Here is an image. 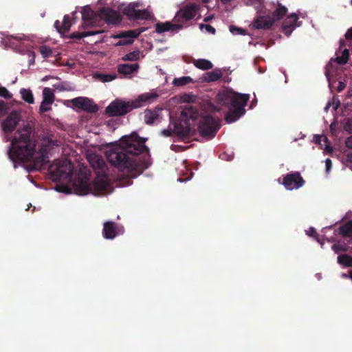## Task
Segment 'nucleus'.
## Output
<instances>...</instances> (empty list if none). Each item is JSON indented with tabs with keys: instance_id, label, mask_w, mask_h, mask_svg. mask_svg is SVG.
I'll use <instances>...</instances> for the list:
<instances>
[{
	"instance_id": "obj_39",
	"label": "nucleus",
	"mask_w": 352,
	"mask_h": 352,
	"mask_svg": "<svg viewBox=\"0 0 352 352\" xmlns=\"http://www.w3.org/2000/svg\"><path fill=\"white\" fill-rule=\"evenodd\" d=\"M230 31L233 34H242V35H245V32H246L245 30L240 28L235 27L234 25H230Z\"/></svg>"
},
{
	"instance_id": "obj_27",
	"label": "nucleus",
	"mask_w": 352,
	"mask_h": 352,
	"mask_svg": "<svg viewBox=\"0 0 352 352\" xmlns=\"http://www.w3.org/2000/svg\"><path fill=\"white\" fill-rule=\"evenodd\" d=\"M338 263L344 267H352V256L347 254H340L338 256Z\"/></svg>"
},
{
	"instance_id": "obj_57",
	"label": "nucleus",
	"mask_w": 352,
	"mask_h": 352,
	"mask_svg": "<svg viewBox=\"0 0 352 352\" xmlns=\"http://www.w3.org/2000/svg\"><path fill=\"white\" fill-rule=\"evenodd\" d=\"M204 3H208L210 0H201Z\"/></svg>"
},
{
	"instance_id": "obj_50",
	"label": "nucleus",
	"mask_w": 352,
	"mask_h": 352,
	"mask_svg": "<svg viewBox=\"0 0 352 352\" xmlns=\"http://www.w3.org/2000/svg\"><path fill=\"white\" fill-rule=\"evenodd\" d=\"M54 27L57 30V31L60 34H64L63 32L60 31L61 25L60 24V21L56 20L54 23Z\"/></svg>"
},
{
	"instance_id": "obj_22",
	"label": "nucleus",
	"mask_w": 352,
	"mask_h": 352,
	"mask_svg": "<svg viewBox=\"0 0 352 352\" xmlns=\"http://www.w3.org/2000/svg\"><path fill=\"white\" fill-rule=\"evenodd\" d=\"M223 76L221 70L219 68H216L214 70L207 72L204 77V81L206 82H211L219 80Z\"/></svg>"
},
{
	"instance_id": "obj_7",
	"label": "nucleus",
	"mask_w": 352,
	"mask_h": 352,
	"mask_svg": "<svg viewBox=\"0 0 352 352\" xmlns=\"http://www.w3.org/2000/svg\"><path fill=\"white\" fill-rule=\"evenodd\" d=\"M220 128L219 120L212 116L201 117L198 123L200 135L207 140L213 138Z\"/></svg>"
},
{
	"instance_id": "obj_47",
	"label": "nucleus",
	"mask_w": 352,
	"mask_h": 352,
	"mask_svg": "<svg viewBox=\"0 0 352 352\" xmlns=\"http://www.w3.org/2000/svg\"><path fill=\"white\" fill-rule=\"evenodd\" d=\"M345 145L347 148L352 149V135L346 139Z\"/></svg>"
},
{
	"instance_id": "obj_52",
	"label": "nucleus",
	"mask_w": 352,
	"mask_h": 352,
	"mask_svg": "<svg viewBox=\"0 0 352 352\" xmlns=\"http://www.w3.org/2000/svg\"><path fill=\"white\" fill-rule=\"evenodd\" d=\"M345 87V85L344 83L342 82H339V86L338 87V91H341L342 90L344 89V88Z\"/></svg>"
},
{
	"instance_id": "obj_13",
	"label": "nucleus",
	"mask_w": 352,
	"mask_h": 352,
	"mask_svg": "<svg viewBox=\"0 0 352 352\" xmlns=\"http://www.w3.org/2000/svg\"><path fill=\"white\" fill-rule=\"evenodd\" d=\"M71 102L74 107L89 113H96L98 110V106L88 98L77 97L72 99Z\"/></svg>"
},
{
	"instance_id": "obj_12",
	"label": "nucleus",
	"mask_w": 352,
	"mask_h": 352,
	"mask_svg": "<svg viewBox=\"0 0 352 352\" xmlns=\"http://www.w3.org/2000/svg\"><path fill=\"white\" fill-rule=\"evenodd\" d=\"M142 32L143 30L140 29L120 32L119 34L113 36L115 38H120V40L115 44V46L118 47L132 44L133 39L138 38Z\"/></svg>"
},
{
	"instance_id": "obj_5",
	"label": "nucleus",
	"mask_w": 352,
	"mask_h": 352,
	"mask_svg": "<svg viewBox=\"0 0 352 352\" xmlns=\"http://www.w3.org/2000/svg\"><path fill=\"white\" fill-rule=\"evenodd\" d=\"M182 117L185 119L175 126V133L180 137L186 138L193 135L195 129L192 127V123L198 116V111L192 107L186 108L182 111Z\"/></svg>"
},
{
	"instance_id": "obj_40",
	"label": "nucleus",
	"mask_w": 352,
	"mask_h": 352,
	"mask_svg": "<svg viewBox=\"0 0 352 352\" xmlns=\"http://www.w3.org/2000/svg\"><path fill=\"white\" fill-rule=\"evenodd\" d=\"M0 96L6 99H10L12 98V94L6 87L0 86Z\"/></svg>"
},
{
	"instance_id": "obj_20",
	"label": "nucleus",
	"mask_w": 352,
	"mask_h": 352,
	"mask_svg": "<svg viewBox=\"0 0 352 352\" xmlns=\"http://www.w3.org/2000/svg\"><path fill=\"white\" fill-rule=\"evenodd\" d=\"M162 109L156 107L154 109H146L144 113V120L146 124H153L160 121V114Z\"/></svg>"
},
{
	"instance_id": "obj_24",
	"label": "nucleus",
	"mask_w": 352,
	"mask_h": 352,
	"mask_svg": "<svg viewBox=\"0 0 352 352\" xmlns=\"http://www.w3.org/2000/svg\"><path fill=\"white\" fill-rule=\"evenodd\" d=\"M287 12V8L282 6L281 4H278V7L272 13V16H271L273 19H274V22L276 21L280 20Z\"/></svg>"
},
{
	"instance_id": "obj_30",
	"label": "nucleus",
	"mask_w": 352,
	"mask_h": 352,
	"mask_svg": "<svg viewBox=\"0 0 352 352\" xmlns=\"http://www.w3.org/2000/svg\"><path fill=\"white\" fill-rule=\"evenodd\" d=\"M94 77L103 82H111L117 78L116 74H96Z\"/></svg>"
},
{
	"instance_id": "obj_29",
	"label": "nucleus",
	"mask_w": 352,
	"mask_h": 352,
	"mask_svg": "<svg viewBox=\"0 0 352 352\" xmlns=\"http://www.w3.org/2000/svg\"><path fill=\"white\" fill-rule=\"evenodd\" d=\"M151 17L150 12L146 10H136L133 20H147Z\"/></svg>"
},
{
	"instance_id": "obj_3",
	"label": "nucleus",
	"mask_w": 352,
	"mask_h": 352,
	"mask_svg": "<svg viewBox=\"0 0 352 352\" xmlns=\"http://www.w3.org/2000/svg\"><path fill=\"white\" fill-rule=\"evenodd\" d=\"M249 99V94H239L231 90L220 91L216 96L217 102L219 105L229 109L225 116V120L228 123L236 121L245 114V107Z\"/></svg>"
},
{
	"instance_id": "obj_44",
	"label": "nucleus",
	"mask_w": 352,
	"mask_h": 352,
	"mask_svg": "<svg viewBox=\"0 0 352 352\" xmlns=\"http://www.w3.org/2000/svg\"><path fill=\"white\" fill-rule=\"evenodd\" d=\"M344 129L349 133H352V117L346 122Z\"/></svg>"
},
{
	"instance_id": "obj_9",
	"label": "nucleus",
	"mask_w": 352,
	"mask_h": 352,
	"mask_svg": "<svg viewBox=\"0 0 352 352\" xmlns=\"http://www.w3.org/2000/svg\"><path fill=\"white\" fill-rule=\"evenodd\" d=\"M199 7L193 3L187 4L181 8L175 14L173 21L182 24L194 19L198 12Z\"/></svg>"
},
{
	"instance_id": "obj_32",
	"label": "nucleus",
	"mask_w": 352,
	"mask_h": 352,
	"mask_svg": "<svg viewBox=\"0 0 352 352\" xmlns=\"http://www.w3.org/2000/svg\"><path fill=\"white\" fill-rule=\"evenodd\" d=\"M349 58V51L348 49H344L342 52L341 56H338L335 61L339 65H344L348 62Z\"/></svg>"
},
{
	"instance_id": "obj_16",
	"label": "nucleus",
	"mask_w": 352,
	"mask_h": 352,
	"mask_svg": "<svg viewBox=\"0 0 352 352\" xmlns=\"http://www.w3.org/2000/svg\"><path fill=\"white\" fill-rule=\"evenodd\" d=\"M120 231L119 226L113 221H109L103 225L102 234L107 239H113L119 234Z\"/></svg>"
},
{
	"instance_id": "obj_38",
	"label": "nucleus",
	"mask_w": 352,
	"mask_h": 352,
	"mask_svg": "<svg viewBox=\"0 0 352 352\" xmlns=\"http://www.w3.org/2000/svg\"><path fill=\"white\" fill-rule=\"evenodd\" d=\"M331 248L335 253L337 254L340 252H346L347 250V247L345 245H342L340 243H335L332 245Z\"/></svg>"
},
{
	"instance_id": "obj_8",
	"label": "nucleus",
	"mask_w": 352,
	"mask_h": 352,
	"mask_svg": "<svg viewBox=\"0 0 352 352\" xmlns=\"http://www.w3.org/2000/svg\"><path fill=\"white\" fill-rule=\"evenodd\" d=\"M72 164L68 160H56L49 167L50 174L55 181L69 177L72 173Z\"/></svg>"
},
{
	"instance_id": "obj_15",
	"label": "nucleus",
	"mask_w": 352,
	"mask_h": 352,
	"mask_svg": "<svg viewBox=\"0 0 352 352\" xmlns=\"http://www.w3.org/2000/svg\"><path fill=\"white\" fill-rule=\"evenodd\" d=\"M121 19L119 14L111 8H103L98 11V21L103 20L107 23L116 24L120 23Z\"/></svg>"
},
{
	"instance_id": "obj_45",
	"label": "nucleus",
	"mask_w": 352,
	"mask_h": 352,
	"mask_svg": "<svg viewBox=\"0 0 352 352\" xmlns=\"http://www.w3.org/2000/svg\"><path fill=\"white\" fill-rule=\"evenodd\" d=\"M195 99H196V96L194 95L185 94L183 96L184 101L187 102H194L195 100Z\"/></svg>"
},
{
	"instance_id": "obj_11",
	"label": "nucleus",
	"mask_w": 352,
	"mask_h": 352,
	"mask_svg": "<svg viewBox=\"0 0 352 352\" xmlns=\"http://www.w3.org/2000/svg\"><path fill=\"white\" fill-rule=\"evenodd\" d=\"M82 23L81 28L87 29L90 27H96L98 23V12H94L89 6L82 8Z\"/></svg>"
},
{
	"instance_id": "obj_31",
	"label": "nucleus",
	"mask_w": 352,
	"mask_h": 352,
	"mask_svg": "<svg viewBox=\"0 0 352 352\" xmlns=\"http://www.w3.org/2000/svg\"><path fill=\"white\" fill-rule=\"evenodd\" d=\"M192 82V79L190 76H182L173 80V85L177 87H181L188 85Z\"/></svg>"
},
{
	"instance_id": "obj_59",
	"label": "nucleus",
	"mask_w": 352,
	"mask_h": 352,
	"mask_svg": "<svg viewBox=\"0 0 352 352\" xmlns=\"http://www.w3.org/2000/svg\"><path fill=\"white\" fill-rule=\"evenodd\" d=\"M351 4L352 5V0H351Z\"/></svg>"
},
{
	"instance_id": "obj_2",
	"label": "nucleus",
	"mask_w": 352,
	"mask_h": 352,
	"mask_svg": "<svg viewBox=\"0 0 352 352\" xmlns=\"http://www.w3.org/2000/svg\"><path fill=\"white\" fill-rule=\"evenodd\" d=\"M31 133L32 129L29 125L17 130L12 140L10 153L22 162H28L34 160V167L41 168L50 162L49 157L47 155L39 154L34 159L36 143L31 138Z\"/></svg>"
},
{
	"instance_id": "obj_46",
	"label": "nucleus",
	"mask_w": 352,
	"mask_h": 352,
	"mask_svg": "<svg viewBox=\"0 0 352 352\" xmlns=\"http://www.w3.org/2000/svg\"><path fill=\"white\" fill-rule=\"evenodd\" d=\"M325 167H326V172L327 173H329V171L332 167V162L329 158H327L325 160Z\"/></svg>"
},
{
	"instance_id": "obj_34",
	"label": "nucleus",
	"mask_w": 352,
	"mask_h": 352,
	"mask_svg": "<svg viewBox=\"0 0 352 352\" xmlns=\"http://www.w3.org/2000/svg\"><path fill=\"white\" fill-rule=\"evenodd\" d=\"M23 100L29 104L34 102V97L32 91L30 89H21L20 91Z\"/></svg>"
},
{
	"instance_id": "obj_35",
	"label": "nucleus",
	"mask_w": 352,
	"mask_h": 352,
	"mask_svg": "<svg viewBox=\"0 0 352 352\" xmlns=\"http://www.w3.org/2000/svg\"><path fill=\"white\" fill-rule=\"evenodd\" d=\"M136 9L132 4H129L122 10V13L126 15L129 19H133L135 13Z\"/></svg>"
},
{
	"instance_id": "obj_14",
	"label": "nucleus",
	"mask_w": 352,
	"mask_h": 352,
	"mask_svg": "<svg viewBox=\"0 0 352 352\" xmlns=\"http://www.w3.org/2000/svg\"><path fill=\"white\" fill-rule=\"evenodd\" d=\"M21 120V111L18 110H13L2 123L3 131L5 133H10L13 131Z\"/></svg>"
},
{
	"instance_id": "obj_37",
	"label": "nucleus",
	"mask_w": 352,
	"mask_h": 352,
	"mask_svg": "<svg viewBox=\"0 0 352 352\" xmlns=\"http://www.w3.org/2000/svg\"><path fill=\"white\" fill-rule=\"evenodd\" d=\"M39 52L44 58L51 57L52 56V48L47 45H41L39 47Z\"/></svg>"
},
{
	"instance_id": "obj_28",
	"label": "nucleus",
	"mask_w": 352,
	"mask_h": 352,
	"mask_svg": "<svg viewBox=\"0 0 352 352\" xmlns=\"http://www.w3.org/2000/svg\"><path fill=\"white\" fill-rule=\"evenodd\" d=\"M43 100L45 102L52 104L54 100V94L52 89L48 87H45L43 90Z\"/></svg>"
},
{
	"instance_id": "obj_56",
	"label": "nucleus",
	"mask_w": 352,
	"mask_h": 352,
	"mask_svg": "<svg viewBox=\"0 0 352 352\" xmlns=\"http://www.w3.org/2000/svg\"><path fill=\"white\" fill-rule=\"evenodd\" d=\"M340 47H342L345 45V43L344 41H340Z\"/></svg>"
},
{
	"instance_id": "obj_33",
	"label": "nucleus",
	"mask_w": 352,
	"mask_h": 352,
	"mask_svg": "<svg viewBox=\"0 0 352 352\" xmlns=\"http://www.w3.org/2000/svg\"><path fill=\"white\" fill-rule=\"evenodd\" d=\"M140 52L139 50H135L125 54L122 60L124 61H135L140 59Z\"/></svg>"
},
{
	"instance_id": "obj_53",
	"label": "nucleus",
	"mask_w": 352,
	"mask_h": 352,
	"mask_svg": "<svg viewBox=\"0 0 352 352\" xmlns=\"http://www.w3.org/2000/svg\"><path fill=\"white\" fill-rule=\"evenodd\" d=\"M346 157L349 161L352 162V152L347 153Z\"/></svg>"
},
{
	"instance_id": "obj_49",
	"label": "nucleus",
	"mask_w": 352,
	"mask_h": 352,
	"mask_svg": "<svg viewBox=\"0 0 352 352\" xmlns=\"http://www.w3.org/2000/svg\"><path fill=\"white\" fill-rule=\"evenodd\" d=\"M344 36L346 40L352 39V27L347 30Z\"/></svg>"
},
{
	"instance_id": "obj_10",
	"label": "nucleus",
	"mask_w": 352,
	"mask_h": 352,
	"mask_svg": "<svg viewBox=\"0 0 352 352\" xmlns=\"http://www.w3.org/2000/svg\"><path fill=\"white\" fill-rule=\"evenodd\" d=\"M305 182L299 172H292L283 177L282 184L289 190L298 189L305 184Z\"/></svg>"
},
{
	"instance_id": "obj_43",
	"label": "nucleus",
	"mask_w": 352,
	"mask_h": 352,
	"mask_svg": "<svg viewBox=\"0 0 352 352\" xmlns=\"http://www.w3.org/2000/svg\"><path fill=\"white\" fill-rule=\"evenodd\" d=\"M204 28H205V29L206 30V31L209 33H211V34H214L216 30L214 29V28H213L212 25H208V24H206V25H204V24H201L200 25V28L201 29H203Z\"/></svg>"
},
{
	"instance_id": "obj_25",
	"label": "nucleus",
	"mask_w": 352,
	"mask_h": 352,
	"mask_svg": "<svg viewBox=\"0 0 352 352\" xmlns=\"http://www.w3.org/2000/svg\"><path fill=\"white\" fill-rule=\"evenodd\" d=\"M194 65L200 69L208 70L213 67V64L206 59H198L194 61Z\"/></svg>"
},
{
	"instance_id": "obj_42",
	"label": "nucleus",
	"mask_w": 352,
	"mask_h": 352,
	"mask_svg": "<svg viewBox=\"0 0 352 352\" xmlns=\"http://www.w3.org/2000/svg\"><path fill=\"white\" fill-rule=\"evenodd\" d=\"M50 105V104L45 102V101H42L39 108L40 111L42 113L48 111L51 109Z\"/></svg>"
},
{
	"instance_id": "obj_48",
	"label": "nucleus",
	"mask_w": 352,
	"mask_h": 352,
	"mask_svg": "<svg viewBox=\"0 0 352 352\" xmlns=\"http://www.w3.org/2000/svg\"><path fill=\"white\" fill-rule=\"evenodd\" d=\"M307 234L309 236H313V237H318V234H317L316 230L314 228H311L307 232Z\"/></svg>"
},
{
	"instance_id": "obj_23",
	"label": "nucleus",
	"mask_w": 352,
	"mask_h": 352,
	"mask_svg": "<svg viewBox=\"0 0 352 352\" xmlns=\"http://www.w3.org/2000/svg\"><path fill=\"white\" fill-rule=\"evenodd\" d=\"M102 30H96L93 31H85L84 32H75L70 34L69 38L72 39L79 40L82 38L93 36L103 32Z\"/></svg>"
},
{
	"instance_id": "obj_26",
	"label": "nucleus",
	"mask_w": 352,
	"mask_h": 352,
	"mask_svg": "<svg viewBox=\"0 0 352 352\" xmlns=\"http://www.w3.org/2000/svg\"><path fill=\"white\" fill-rule=\"evenodd\" d=\"M339 230L343 236L352 237V220L340 226Z\"/></svg>"
},
{
	"instance_id": "obj_19",
	"label": "nucleus",
	"mask_w": 352,
	"mask_h": 352,
	"mask_svg": "<svg viewBox=\"0 0 352 352\" xmlns=\"http://www.w3.org/2000/svg\"><path fill=\"white\" fill-rule=\"evenodd\" d=\"M182 28V24H178L177 23H172L170 21H166L164 23L158 22L155 24V31L159 34H162L167 31L178 30Z\"/></svg>"
},
{
	"instance_id": "obj_6",
	"label": "nucleus",
	"mask_w": 352,
	"mask_h": 352,
	"mask_svg": "<svg viewBox=\"0 0 352 352\" xmlns=\"http://www.w3.org/2000/svg\"><path fill=\"white\" fill-rule=\"evenodd\" d=\"M109 185L107 180L103 177H97L92 184L87 180L80 179L76 185V191L79 195L93 194L99 195L104 193Z\"/></svg>"
},
{
	"instance_id": "obj_36",
	"label": "nucleus",
	"mask_w": 352,
	"mask_h": 352,
	"mask_svg": "<svg viewBox=\"0 0 352 352\" xmlns=\"http://www.w3.org/2000/svg\"><path fill=\"white\" fill-rule=\"evenodd\" d=\"M71 25L72 23L70 21L69 16L65 15L63 23L61 24L60 31L63 32V33L68 32L70 30Z\"/></svg>"
},
{
	"instance_id": "obj_4",
	"label": "nucleus",
	"mask_w": 352,
	"mask_h": 352,
	"mask_svg": "<svg viewBox=\"0 0 352 352\" xmlns=\"http://www.w3.org/2000/svg\"><path fill=\"white\" fill-rule=\"evenodd\" d=\"M158 97L156 93H144L140 95L133 101H123L116 99L111 102L105 109L109 116H121L134 109L139 108L145 102H151Z\"/></svg>"
},
{
	"instance_id": "obj_1",
	"label": "nucleus",
	"mask_w": 352,
	"mask_h": 352,
	"mask_svg": "<svg viewBox=\"0 0 352 352\" xmlns=\"http://www.w3.org/2000/svg\"><path fill=\"white\" fill-rule=\"evenodd\" d=\"M146 141V138H140L136 133L122 137L120 146L106 152L107 160L119 170L135 177L150 166Z\"/></svg>"
},
{
	"instance_id": "obj_21",
	"label": "nucleus",
	"mask_w": 352,
	"mask_h": 352,
	"mask_svg": "<svg viewBox=\"0 0 352 352\" xmlns=\"http://www.w3.org/2000/svg\"><path fill=\"white\" fill-rule=\"evenodd\" d=\"M139 69V65L135 64H120L118 65V72L120 74L124 75H129L135 72H137Z\"/></svg>"
},
{
	"instance_id": "obj_58",
	"label": "nucleus",
	"mask_w": 352,
	"mask_h": 352,
	"mask_svg": "<svg viewBox=\"0 0 352 352\" xmlns=\"http://www.w3.org/2000/svg\"><path fill=\"white\" fill-rule=\"evenodd\" d=\"M350 278L352 279V271L350 273Z\"/></svg>"
},
{
	"instance_id": "obj_41",
	"label": "nucleus",
	"mask_w": 352,
	"mask_h": 352,
	"mask_svg": "<svg viewBox=\"0 0 352 352\" xmlns=\"http://www.w3.org/2000/svg\"><path fill=\"white\" fill-rule=\"evenodd\" d=\"M7 104L3 101L0 100V117L3 116L7 113Z\"/></svg>"
},
{
	"instance_id": "obj_18",
	"label": "nucleus",
	"mask_w": 352,
	"mask_h": 352,
	"mask_svg": "<svg viewBox=\"0 0 352 352\" xmlns=\"http://www.w3.org/2000/svg\"><path fill=\"white\" fill-rule=\"evenodd\" d=\"M298 19V16L296 14H292L289 15L283 21L281 29L282 32L286 35L289 36L294 28H296V23Z\"/></svg>"
},
{
	"instance_id": "obj_55",
	"label": "nucleus",
	"mask_w": 352,
	"mask_h": 352,
	"mask_svg": "<svg viewBox=\"0 0 352 352\" xmlns=\"http://www.w3.org/2000/svg\"><path fill=\"white\" fill-rule=\"evenodd\" d=\"M315 138H316V142L319 143L320 142V135H316Z\"/></svg>"
},
{
	"instance_id": "obj_17",
	"label": "nucleus",
	"mask_w": 352,
	"mask_h": 352,
	"mask_svg": "<svg viewBox=\"0 0 352 352\" xmlns=\"http://www.w3.org/2000/svg\"><path fill=\"white\" fill-rule=\"evenodd\" d=\"M274 23V19L270 16H260L254 19L253 27L257 30H270Z\"/></svg>"
},
{
	"instance_id": "obj_54",
	"label": "nucleus",
	"mask_w": 352,
	"mask_h": 352,
	"mask_svg": "<svg viewBox=\"0 0 352 352\" xmlns=\"http://www.w3.org/2000/svg\"><path fill=\"white\" fill-rule=\"evenodd\" d=\"M232 0H221V3L223 4H228L231 2Z\"/></svg>"
},
{
	"instance_id": "obj_51",
	"label": "nucleus",
	"mask_w": 352,
	"mask_h": 352,
	"mask_svg": "<svg viewBox=\"0 0 352 352\" xmlns=\"http://www.w3.org/2000/svg\"><path fill=\"white\" fill-rule=\"evenodd\" d=\"M161 133L165 137H170L172 135V132L168 129H164Z\"/></svg>"
}]
</instances>
